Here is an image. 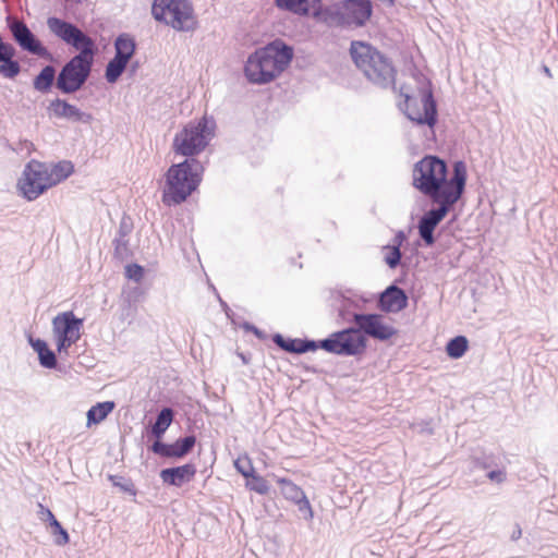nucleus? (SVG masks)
<instances>
[{"label": "nucleus", "mask_w": 558, "mask_h": 558, "mask_svg": "<svg viewBox=\"0 0 558 558\" xmlns=\"http://www.w3.org/2000/svg\"><path fill=\"white\" fill-rule=\"evenodd\" d=\"M9 27L14 40L23 50L41 58L49 56L47 48L41 45L24 22L9 20Z\"/></svg>", "instance_id": "nucleus-16"}, {"label": "nucleus", "mask_w": 558, "mask_h": 558, "mask_svg": "<svg viewBox=\"0 0 558 558\" xmlns=\"http://www.w3.org/2000/svg\"><path fill=\"white\" fill-rule=\"evenodd\" d=\"M350 53L356 68L371 83L384 89L395 87L397 69L384 52L369 44L353 41Z\"/></svg>", "instance_id": "nucleus-3"}, {"label": "nucleus", "mask_w": 558, "mask_h": 558, "mask_svg": "<svg viewBox=\"0 0 558 558\" xmlns=\"http://www.w3.org/2000/svg\"><path fill=\"white\" fill-rule=\"evenodd\" d=\"M204 167L195 158L172 165L166 173L162 201L166 205L183 203L199 185Z\"/></svg>", "instance_id": "nucleus-4"}, {"label": "nucleus", "mask_w": 558, "mask_h": 558, "mask_svg": "<svg viewBox=\"0 0 558 558\" xmlns=\"http://www.w3.org/2000/svg\"><path fill=\"white\" fill-rule=\"evenodd\" d=\"M468 171L463 161L453 163L448 178L447 163L436 156H425L412 170V184L430 201L460 199L466 183Z\"/></svg>", "instance_id": "nucleus-1"}, {"label": "nucleus", "mask_w": 558, "mask_h": 558, "mask_svg": "<svg viewBox=\"0 0 558 558\" xmlns=\"http://www.w3.org/2000/svg\"><path fill=\"white\" fill-rule=\"evenodd\" d=\"M113 485L116 486H120L123 490L128 492V493H131V494H135L134 489H133V485L131 482L126 481L125 482V485L123 484H119V483H113Z\"/></svg>", "instance_id": "nucleus-43"}, {"label": "nucleus", "mask_w": 558, "mask_h": 558, "mask_svg": "<svg viewBox=\"0 0 558 558\" xmlns=\"http://www.w3.org/2000/svg\"><path fill=\"white\" fill-rule=\"evenodd\" d=\"M154 19L177 32H192L197 26L194 9L189 0H154Z\"/></svg>", "instance_id": "nucleus-7"}, {"label": "nucleus", "mask_w": 558, "mask_h": 558, "mask_svg": "<svg viewBox=\"0 0 558 558\" xmlns=\"http://www.w3.org/2000/svg\"><path fill=\"white\" fill-rule=\"evenodd\" d=\"M193 464H184L175 468L163 469L160 472V478L165 484L180 487L190 482L195 475Z\"/></svg>", "instance_id": "nucleus-21"}, {"label": "nucleus", "mask_w": 558, "mask_h": 558, "mask_svg": "<svg viewBox=\"0 0 558 558\" xmlns=\"http://www.w3.org/2000/svg\"><path fill=\"white\" fill-rule=\"evenodd\" d=\"M136 49L133 37L129 34H121L114 40V50L133 57Z\"/></svg>", "instance_id": "nucleus-30"}, {"label": "nucleus", "mask_w": 558, "mask_h": 558, "mask_svg": "<svg viewBox=\"0 0 558 558\" xmlns=\"http://www.w3.org/2000/svg\"><path fill=\"white\" fill-rule=\"evenodd\" d=\"M299 344V353L322 349L336 355L353 356L361 354L365 350L366 339L351 327L332 332L328 338L319 341L300 340Z\"/></svg>", "instance_id": "nucleus-6"}, {"label": "nucleus", "mask_w": 558, "mask_h": 558, "mask_svg": "<svg viewBox=\"0 0 558 558\" xmlns=\"http://www.w3.org/2000/svg\"><path fill=\"white\" fill-rule=\"evenodd\" d=\"M21 66L15 60H3L0 64V74L7 78H14L19 75Z\"/></svg>", "instance_id": "nucleus-34"}, {"label": "nucleus", "mask_w": 558, "mask_h": 558, "mask_svg": "<svg viewBox=\"0 0 558 558\" xmlns=\"http://www.w3.org/2000/svg\"><path fill=\"white\" fill-rule=\"evenodd\" d=\"M234 468L239 473H241L245 478H248L250 475H253L254 466L252 464L251 459L247 456L239 457L234 461Z\"/></svg>", "instance_id": "nucleus-35"}, {"label": "nucleus", "mask_w": 558, "mask_h": 558, "mask_svg": "<svg viewBox=\"0 0 558 558\" xmlns=\"http://www.w3.org/2000/svg\"><path fill=\"white\" fill-rule=\"evenodd\" d=\"M194 436H186L178 439L174 444H163L159 440L155 441L151 450L162 457L181 458L192 450L195 445Z\"/></svg>", "instance_id": "nucleus-18"}, {"label": "nucleus", "mask_w": 558, "mask_h": 558, "mask_svg": "<svg viewBox=\"0 0 558 558\" xmlns=\"http://www.w3.org/2000/svg\"><path fill=\"white\" fill-rule=\"evenodd\" d=\"M294 504L298 506L299 511L304 513L305 519L310 520L313 518V510L306 495Z\"/></svg>", "instance_id": "nucleus-38"}, {"label": "nucleus", "mask_w": 558, "mask_h": 558, "mask_svg": "<svg viewBox=\"0 0 558 558\" xmlns=\"http://www.w3.org/2000/svg\"><path fill=\"white\" fill-rule=\"evenodd\" d=\"M275 4L280 10H286L300 16L312 14L317 17L322 9V0H275Z\"/></svg>", "instance_id": "nucleus-19"}, {"label": "nucleus", "mask_w": 558, "mask_h": 558, "mask_svg": "<svg viewBox=\"0 0 558 558\" xmlns=\"http://www.w3.org/2000/svg\"><path fill=\"white\" fill-rule=\"evenodd\" d=\"M47 26L56 37L77 51L85 48H95L94 40L70 22L51 16L47 20Z\"/></svg>", "instance_id": "nucleus-12"}, {"label": "nucleus", "mask_w": 558, "mask_h": 558, "mask_svg": "<svg viewBox=\"0 0 558 558\" xmlns=\"http://www.w3.org/2000/svg\"><path fill=\"white\" fill-rule=\"evenodd\" d=\"M292 58L293 48L276 39L248 56L244 64V75L252 84H268L288 68Z\"/></svg>", "instance_id": "nucleus-2"}, {"label": "nucleus", "mask_w": 558, "mask_h": 558, "mask_svg": "<svg viewBox=\"0 0 558 558\" xmlns=\"http://www.w3.org/2000/svg\"><path fill=\"white\" fill-rule=\"evenodd\" d=\"M126 65L114 60L113 58L108 62L106 66V80L108 83H116L118 78L122 75L124 72Z\"/></svg>", "instance_id": "nucleus-32"}, {"label": "nucleus", "mask_w": 558, "mask_h": 558, "mask_svg": "<svg viewBox=\"0 0 558 558\" xmlns=\"http://www.w3.org/2000/svg\"><path fill=\"white\" fill-rule=\"evenodd\" d=\"M29 344L38 354L39 364L45 368H54L57 366V357L52 350L48 348L45 340L29 338Z\"/></svg>", "instance_id": "nucleus-22"}, {"label": "nucleus", "mask_w": 558, "mask_h": 558, "mask_svg": "<svg viewBox=\"0 0 558 558\" xmlns=\"http://www.w3.org/2000/svg\"><path fill=\"white\" fill-rule=\"evenodd\" d=\"M51 187L47 177V163L31 160L17 181L20 194L27 201H35Z\"/></svg>", "instance_id": "nucleus-10"}, {"label": "nucleus", "mask_w": 558, "mask_h": 558, "mask_svg": "<svg viewBox=\"0 0 558 558\" xmlns=\"http://www.w3.org/2000/svg\"><path fill=\"white\" fill-rule=\"evenodd\" d=\"M389 2H392L393 0H388Z\"/></svg>", "instance_id": "nucleus-48"}, {"label": "nucleus", "mask_w": 558, "mask_h": 558, "mask_svg": "<svg viewBox=\"0 0 558 558\" xmlns=\"http://www.w3.org/2000/svg\"><path fill=\"white\" fill-rule=\"evenodd\" d=\"M172 420L173 411L170 408L162 409L159 412L156 422L151 426V434L158 439L161 438L172 423Z\"/></svg>", "instance_id": "nucleus-27"}, {"label": "nucleus", "mask_w": 558, "mask_h": 558, "mask_svg": "<svg viewBox=\"0 0 558 558\" xmlns=\"http://www.w3.org/2000/svg\"><path fill=\"white\" fill-rule=\"evenodd\" d=\"M373 12L371 0H344L338 5L335 15L341 25L361 27Z\"/></svg>", "instance_id": "nucleus-15"}, {"label": "nucleus", "mask_w": 558, "mask_h": 558, "mask_svg": "<svg viewBox=\"0 0 558 558\" xmlns=\"http://www.w3.org/2000/svg\"><path fill=\"white\" fill-rule=\"evenodd\" d=\"M52 527V534L56 536L54 543L57 545H65L69 543V534L68 532L61 526L59 521L52 522L50 525Z\"/></svg>", "instance_id": "nucleus-36"}, {"label": "nucleus", "mask_w": 558, "mask_h": 558, "mask_svg": "<svg viewBox=\"0 0 558 558\" xmlns=\"http://www.w3.org/2000/svg\"><path fill=\"white\" fill-rule=\"evenodd\" d=\"M459 199H437L432 201L437 207L427 210L420 219L417 229L421 239L426 246L435 243L434 230L448 215L450 209Z\"/></svg>", "instance_id": "nucleus-13"}, {"label": "nucleus", "mask_w": 558, "mask_h": 558, "mask_svg": "<svg viewBox=\"0 0 558 558\" xmlns=\"http://www.w3.org/2000/svg\"><path fill=\"white\" fill-rule=\"evenodd\" d=\"M95 48H85L72 57L57 76L56 86L63 94L80 90L90 75Z\"/></svg>", "instance_id": "nucleus-8"}, {"label": "nucleus", "mask_w": 558, "mask_h": 558, "mask_svg": "<svg viewBox=\"0 0 558 558\" xmlns=\"http://www.w3.org/2000/svg\"><path fill=\"white\" fill-rule=\"evenodd\" d=\"M521 534H522V531H521L520 526L517 525L515 530L513 531V533L511 535V538L513 541H517V539H519L521 537Z\"/></svg>", "instance_id": "nucleus-44"}, {"label": "nucleus", "mask_w": 558, "mask_h": 558, "mask_svg": "<svg viewBox=\"0 0 558 558\" xmlns=\"http://www.w3.org/2000/svg\"><path fill=\"white\" fill-rule=\"evenodd\" d=\"M354 322L357 327L353 329L364 339L362 332L379 341H387L397 335V329L379 314H354Z\"/></svg>", "instance_id": "nucleus-14"}, {"label": "nucleus", "mask_w": 558, "mask_h": 558, "mask_svg": "<svg viewBox=\"0 0 558 558\" xmlns=\"http://www.w3.org/2000/svg\"><path fill=\"white\" fill-rule=\"evenodd\" d=\"M113 409V401L99 402L93 405L87 412V426H90L92 424H99L112 412Z\"/></svg>", "instance_id": "nucleus-25"}, {"label": "nucleus", "mask_w": 558, "mask_h": 558, "mask_svg": "<svg viewBox=\"0 0 558 558\" xmlns=\"http://www.w3.org/2000/svg\"><path fill=\"white\" fill-rule=\"evenodd\" d=\"M487 477L492 482L502 483L506 480V473L502 470H493L487 473Z\"/></svg>", "instance_id": "nucleus-40"}, {"label": "nucleus", "mask_w": 558, "mask_h": 558, "mask_svg": "<svg viewBox=\"0 0 558 558\" xmlns=\"http://www.w3.org/2000/svg\"><path fill=\"white\" fill-rule=\"evenodd\" d=\"M275 480H276L277 484L280 486V492H281L282 496L287 500L296 502L298 500L303 498V496L305 495L303 489L300 486H298L296 484H294L292 481L284 478V477H278V476H275Z\"/></svg>", "instance_id": "nucleus-26"}, {"label": "nucleus", "mask_w": 558, "mask_h": 558, "mask_svg": "<svg viewBox=\"0 0 558 558\" xmlns=\"http://www.w3.org/2000/svg\"><path fill=\"white\" fill-rule=\"evenodd\" d=\"M38 517L41 521H48L50 525L57 521L53 513L41 504H38Z\"/></svg>", "instance_id": "nucleus-39"}, {"label": "nucleus", "mask_w": 558, "mask_h": 558, "mask_svg": "<svg viewBox=\"0 0 558 558\" xmlns=\"http://www.w3.org/2000/svg\"><path fill=\"white\" fill-rule=\"evenodd\" d=\"M468 339L464 336H457L446 347V352L451 359H460L468 350Z\"/></svg>", "instance_id": "nucleus-28"}, {"label": "nucleus", "mask_w": 558, "mask_h": 558, "mask_svg": "<svg viewBox=\"0 0 558 558\" xmlns=\"http://www.w3.org/2000/svg\"><path fill=\"white\" fill-rule=\"evenodd\" d=\"M73 171L72 162L66 160L59 161L56 165L47 163V177L51 187L68 179Z\"/></svg>", "instance_id": "nucleus-23"}, {"label": "nucleus", "mask_w": 558, "mask_h": 558, "mask_svg": "<svg viewBox=\"0 0 558 558\" xmlns=\"http://www.w3.org/2000/svg\"><path fill=\"white\" fill-rule=\"evenodd\" d=\"M216 122L213 118L204 116L198 120L190 121L173 138V151L187 158H194L202 153L215 136Z\"/></svg>", "instance_id": "nucleus-5"}, {"label": "nucleus", "mask_w": 558, "mask_h": 558, "mask_svg": "<svg viewBox=\"0 0 558 558\" xmlns=\"http://www.w3.org/2000/svg\"><path fill=\"white\" fill-rule=\"evenodd\" d=\"M245 328L247 330H252L255 335L259 336V331H258V329L256 327L251 326V325H245Z\"/></svg>", "instance_id": "nucleus-46"}, {"label": "nucleus", "mask_w": 558, "mask_h": 558, "mask_svg": "<svg viewBox=\"0 0 558 558\" xmlns=\"http://www.w3.org/2000/svg\"><path fill=\"white\" fill-rule=\"evenodd\" d=\"M274 342L281 349L291 352L299 353L300 339H284L281 335H275Z\"/></svg>", "instance_id": "nucleus-33"}, {"label": "nucleus", "mask_w": 558, "mask_h": 558, "mask_svg": "<svg viewBox=\"0 0 558 558\" xmlns=\"http://www.w3.org/2000/svg\"><path fill=\"white\" fill-rule=\"evenodd\" d=\"M51 325L58 353L68 354L69 349L81 339L83 319L77 318L72 311H66L56 315Z\"/></svg>", "instance_id": "nucleus-9"}, {"label": "nucleus", "mask_w": 558, "mask_h": 558, "mask_svg": "<svg viewBox=\"0 0 558 558\" xmlns=\"http://www.w3.org/2000/svg\"><path fill=\"white\" fill-rule=\"evenodd\" d=\"M54 80L57 81L56 69L52 65H46L39 74L35 76L33 86L39 93H48Z\"/></svg>", "instance_id": "nucleus-24"}, {"label": "nucleus", "mask_w": 558, "mask_h": 558, "mask_svg": "<svg viewBox=\"0 0 558 558\" xmlns=\"http://www.w3.org/2000/svg\"><path fill=\"white\" fill-rule=\"evenodd\" d=\"M125 276L130 280L135 282H140L144 276V269L142 266L137 264H131L125 267Z\"/></svg>", "instance_id": "nucleus-37"}, {"label": "nucleus", "mask_w": 558, "mask_h": 558, "mask_svg": "<svg viewBox=\"0 0 558 558\" xmlns=\"http://www.w3.org/2000/svg\"><path fill=\"white\" fill-rule=\"evenodd\" d=\"M408 305V296L404 291L397 286L388 287L379 298V306L384 312L398 313Z\"/></svg>", "instance_id": "nucleus-20"}, {"label": "nucleus", "mask_w": 558, "mask_h": 558, "mask_svg": "<svg viewBox=\"0 0 558 558\" xmlns=\"http://www.w3.org/2000/svg\"><path fill=\"white\" fill-rule=\"evenodd\" d=\"M407 241V234L400 230L398 231L391 242V245L397 246L398 248H401L402 244Z\"/></svg>", "instance_id": "nucleus-41"}, {"label": "nucleus", "mask_w": 558, "mask_h": 558, "mask_svg": "<svg viewBox=\"0 0 558 558\" xmlns=\"http://www.w3.org/2000/svg\"><path fill=\"white\" fill-rule=\"evenodd\" d=\"M384 262L390 269H395L399 266L401 260V250L391 244L385 245L381 248Z\"/></svg>", "instance_id": "nucleus-29"}, {"label": "nucleus", "mask_w": 558, "mask_h": 558, "mask_svg": "<svg viewBox=\"0 0 558 558\" xmlns=\"http://www.w3.org/2000/svg\"><path fill=\"white\" fill-rule=\"evenodd\" d=\"M219 301H220V304L223 306V307H227V304L219 298Z\"/></svg>", "instance_id": "nucleus-47"}, {"label": "nucleus", "mask_w": 558, "mask_h": 558, "mask_svg": "<svg viewBox=\"0 0 558 558\" xmlns=\"http://www.w3.org/2000/svg\"><path fill=\"white\" fill-rule=\"evenodd\" d=\"M48 111L56 118L66 119L74 122L88 123L92 120V116L89 113L80 110L76 106L60 98H56L50 101Z\"/></svg>", "instance_id": "nucleus-17"}, {"label": "nucleus", "mask_w": 558, "mask_h": 558, "mask_svg": "<svg viewBox=\"0 0 558 558\" xmlns=\"http://www.w3.org/2000/svg\"><path fill=\"white\" fill-rule=\"evenodd\" d=\"M246 487L259 495H266L269 493V485L267 481L255 472L247 478Z\"/></svg>", "instance_id": "nucleus-31"}, {"label": "nucleus", "mask_w": 558, "mask_h": 558, "mask_svg": "<svg viewBox=\"0 0 558 558\" xmlns=\"http://www.w3.org/2000/svg\"><path fill=\"white\" fill-rule=\"evenodd\" d=\"M400 93L404 96V104L401 109L407 117L417 124L428 125L432 131L437 121V108L432 90H421L420 106L414 97L403 93L402 89Z\"/></svg>", "instance_id": "nucleus-11"}, {"label": "nucleus", "mask_w": 558, "mask_h": 558, "mask_svg": "<svg viewBox=\"0 0 558 558\" xmlns=\"http://www.w3.org/2000/svg\"><path fill=\"white\" fill-rule=\"evenodd\" d=\"M116 243H117V247H116V248H117V251H118V252L120 251V247H121L122 245L126 247V242L124 243V242L122 241V239H117V240H116Z\"/></svg>", "instance_id": "nucleus-45"}, {"label": "nucleus", "mask_w": 558, "mask_h": 558, "mask_svg": "<svg viewBox=\"0 0 558 558\" xmlns=\"http://www.w3.org/2000/svg\"><path fill=\"white\" fill-rule=\"evenodd\" d=\"M132 56L126 53H121L119 51H116V54L113 57L114 60L128 65L129 61L131 60Z\"/></svg>", "instance_id": "nucleus-42"}]
</instances>
